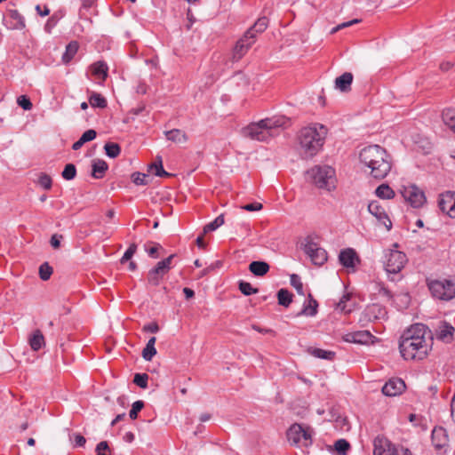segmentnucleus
<instances>
[{"mask_svg":"<svg viewBox=\"0 0 455 455\" xmlns=\"http://www.w3.org/2000/svg\"><path fill=\"white\" fill-rule=\"evenodd\" d=\"M37 184L45 190H50L52 186V180L50 175L42 172L39 174Z\"/></svg>","mask_w":455,"mask_h":455,"instance_id":"obj_40","label":"nucleus"},{"mask_svg":"<svg viewBox=\"0 0 455 455\" xmlns=\"http://www.w3.org/2000/svg\"><path fill=\"white\" fill-rule=\"evenodd\" d=\"M407 261L406 255L399 251H391L387 255L385 262L386 271L389 274H397L404 267Z\"/></svg>","mask_w":455,"mask_h":455,"instance_id":"obj_11","label":"nucleus"},{"mask_svg":"<svg viewBox=\"0 0 455 455\" xmlns=\"http://www.w3.org/2000/svg\"><path fill=\"white\" fill-rule=\"evenodd\" d=\"M369 212L373 215L387 230L392 228V222L389 220L385 209L377 201H372L368 204Z\"/></svg>","mask_w":455,"mask_h":455,"instance_id":"obj_14","label":"nucleus"},{"mask_svg":"<svg viewBox=\"0 0 455 455\" xmlns=\"http://www.w3.org/2000/svg\"><path fill=\"white\" fill-rule=\"evenodd\" d=\"M359 21H360L359 20L355 19V20H349V21H347V22H343V23H341V24H339V25H338V26H339V30H340V29H342V28H345L350 27V26H352V25H354V24H356V23H358Z\"/></svg>","mask_w":455,"mask_h":455,"instance_id":"obj_61","label":"nucleus"},{"mask_svg":"<svg viewBox=\"0 0 455 455\" xmlns=\"http://www.w3.org/2000/svg\"><path fill=\"white\" fill-rule=\"evenodd\" d=\"M268 26V20L266 17H261L246 32H251V39L255 41L257 34L262 33Z\"/></svg>","mask_w":455,"mask_h":455,"instance_id":"obj_26","label":"nucleus"},{"mask_svg":"<svg viewBox=\"0 0 455 455\" xmlns=\"http://www.w3.org/2000/svg\"><path fill=\"white\" fill-rule=\"evenodd\" d=\"M401 194L403 199L413 208H419L426 203L424 191L419 188L416 185H409L407 187H403Z\"/></svg>","mask_w":455,"mask_h":455,"instance_id":"obj_10","label":"nucleus"},{"mask_svg":"<svg viewBox=\"0 0 455 455\" xmlns=\"http://www.w3.org/2000/svg\"><path fill=\"white\" fill-rule=\"evenodd\" d=\"M306 180L319 188L331 191L336 187L335 170L328 165H315L307 171Z\"/></svg>","mask_w":455,"mask_h":455,"instance_id":"obj_5","label":"nucleus"},{"mask_svg":"<svg viewBox=\"0 0 455 455\" xmlns=\"http://www.w3.org/2000/svg\"><path fill=\"white\" fill-rule=\"evenodd\" d=\"M148 375L147 373H136L134 375L133 382L141 388H147Z\"/></svg>","mask_w":455,"mask_h":455,"instance_id":"obj_44","label":"nucleus"},{"mask_svg":"<svg viewBox=\"0 0 455 455\" xmlns=\"http://www.w3.org/2000/svg\"><path fill=\"white\" fill-rule=\"evenodd\" d=\"M95 0H82V6L80 9V15H84L83 10H89L93 4Z\"/></svg>","mask_w":455,"mask_h":455,"instance_id":"obj_58","label":"nucleus"},{"mask_svg":"<svg viewBox=\"0 0 455 455\" xmlns=\"http://www.w3.org/2000/svg\"><path fill=\"white\" fill-rule=\"evenodd\" d=\"M405 387V383L402 379L393 378L382 387V393L387 396H396L401 395Z\"/></svg>","mask_w":455,"mask_h":455,"instance_id":"obj_16","label":"nucleus"},{"mask_svg":"<svg viewBox=\"0 0 455 455\" xmlns=\"http://www.w3.org/2000/svg\"><path fill=\"white\" fill-rule=\"evenodd\" d=\"M334 449L339 455H346L350 449V444L346 439H339L334 443Z\"/></svg>","mask_w":455,"mask_h":455,"instance_id":"obj_37","label":"nucleus"},{"mask_svg":"<svg viewBox=\"0 0 455 455\" xmlns=\"http://www.w3.org/2000/svg\"><path fill=\"white\" fill-rule=\"evenodd\" d=\"M292 293H291L286 289H280L277 291L278 304L285 307H288L290 304L292 302Z\"/></svg>","mask_w":455,"mask_h":455,"instance_id":"obj_31","label":"nucleus"},{"mask_svg":"<svg viewBox=\"0 0 455 455\" xmlns=\"http://www.w3.org/2000/svg\"><path fill=\"white\" fill-rule=\"evenodd\" d=\"M431 348V331L423 323L411 325L400 338L399 349L405 360H423Z\"/></svg>","mask_w":455,"mask_h":455,"instance_id":"obj_1","label":"nucleus"},{"mask_svg":"<svg viewBox=\"0 0 455 455\" xmlns=\"http://www.w3.org/2000/svg\"><path fill=\"white\" fill-rule=\"evenodd\" d=\"M62 238V235H57V234H54L53 235H52L51 237V245L54 248V249H58L60 246V239Z\"/></svg>","mask_w":455,"mask_h":455,"instance_id":"obj_57","label":"nucleus"},{"mask_svg":"<svg viewBox=\"0 0 455 455\" xmlns=\"http://www.w3.org/2000/svg\"><path fill=\"white\" fill-rule=\"evenodd\" d=\"M290 282H291V285L295 288V290L297 291V292L299 295H302V296L305 295L304 288H303V283H302V282L300 280V277L298 275L291 274V276H290Z\"/></svg>","mask_w":455,"mask_h":455,"instance_id":"obj_39","label":"nucleus"},{"mask_svg":"<svg viewBox=\"0 0 455 455\" xmlns=\"http://www.w3.org/2000/svg\"><path fill=\"white\" fill-rule=\"evenodd\" d=\"M156 355V349L155 347H150L146 345V347L142 350V357L146 361H151L154 355Z\"/></svg>","mask_w":455,"mask_h":455,"instance_id":"obj_50","label":"nucleus"},{"mask_svg":"<svg viewBox=\"0 0 455 455\" xmlns=\"http://www.w3.org/2000/svg\"><path fill=\"white\" fill-rule=\"evenodd\" d=\"M96 136H97L96 131L90 129V130L85 131L82 134V136L80 137V140H82V141L84 143H86V142L93 140L96 138Z\"/></svg>","mask_w":455,"mask_h":455,"instance_id":"obj_52","label":"nucleus"},{"mask_svg":"<svg viewBox=\"0 0 455 455\" xmlns=\"http://www.w3.org/2000/svg\"><path fill=\"white\" fill-rule=\"evenodd\" d=\"M451 415L452 419L455 421V394L453 395L451 402Z\"/></svg>","mask_w":455,"mask_h":455,"instance_id":"obj_64","label":"nucleus"},{"mask_svg":"<svg viewBox=\"0 0 455 455\" xmlns=\"http://www.w3.org/2000/svg\"><path fill=\"white\" fill-rule=\"evenodd\" d=\"M375 194L381 199H391L395 196V191L387 184L379 185L376 188Z\"/></svg>","mask_w":455,"mask_h":455,"instance_id":"obj_30","label":"nucleus"},{"mask_svg":"<svg viewBox=\"0 0 455 455\" xmlns=\"http://www.w3.org/2000/svg\"><path fill=\"white\" fill-rule=\"evenodd\" d=\"M238 287L240 291L245 296L256 294L259 291L257 288H253L250 283L245 281H240L238 283Z\"/></svg>","mask_w":455,"mask_h":455,"instance_id":"obj_38","label":"nucleus"},{"mask_svg":"<svg viewBox=\"0 0 455 455\" xmlns=\"http://www.w3.org/2000/svg\"><path fill=\"white\" fill-rule=\"evenodd\" d=\"M355 343L365 344L370 341L372 335L369 331H355Z\"/></svg>","mask_w":455,"mask_h":455,"instance_id":"obj_41","label":"nucleus"},{"mask_svg":"<svg viewBox=\"0 0 455 455\" xmlns=\"http://www.w3.org/2000/svg\"><path fill=\"white\" fill-rule=\"evenodd\" d=\"M350 297L351 296L348 293L343 295L339 303L337 304V308L346 314L350 313L352 311V307H347L346 304L347 301L350 299Z\"/></svg>","mask_w":455,"mask_h":455,"instance_id":"obj_46","label":"nucleus"},{"mask_svg":"<svg viewBox=\"0 0 455 455\" xmlns=\"http://www.w3.org/2000/svg\"><path fill=\"white\" fill-rule=\"evenodd\" d=\"M136 251H137V245L135 243L130 244V246L128 247L126 251L124 253V255L120 260L121 263L124 264L126 261L130 260L132 258V256L134 255V253L136 252Z\"/></svg>","mask_w":455,"mask_h":455,"instance_id":"obj_48","label":"nucleus"},{"mask_svg":"<svg viewBox=\"0 0 455 455\" xmlns=\"http://www.w3.org/2000/svg\"><path fill=\"white\" fill-rule=\"evenodd\" d=\"M454 196L455 193L448 191L444 194H442L438 201L440 210L443 212H446L449 216L451 211L452 210V201L454 200Z\"/></svg>","mask_w":455,"mask_h":455,"instance_id":"obj_22","label":"nucleus"},{"mask_svg":"<svg viewBox=\"0 0 455 455\" xmlns=\"http://www.w3.org/2000/svg\"><path fill=\"white\" fill-rule=\"evenodd\" d=\"M92 176L95 179H101L105 172L108 170V164L104 160L95 159L92 161Z\"/></svg>","mask_w":455,"mask_h":455,"instance_id":"obj_27","label":"nucleus"},{"mask_svg":"<svg viewBox=\"0 0 455 455\" xmlns=\"http://www.w3.org/2000/svg\"><path fill=\"white\" fill-rule=\"evenodd\" d=\"M79 48V44L76 41H71L67 46L66 51L62 55V61L66 64L69 63L70 60L76 54Z\"/></svg>","mask_w":455,"mask_h":455,"instance_id":"obj_29","label":"nucleus"},{"mask_svg":"<svg viewBox=\"0 0 455 455\" xmlns=\"http://www.w3.org/2000/svg\"><path fill=\"white\" fill-rule=\"evenodd\" d=\"M76 169L73 164H68L61 173L62 178L67 180H73L76 177Z\"/></svg>","mask_w":455,"mask_h":455,"instance_id":"obj_42","label":"nucleus"},{"mask_svg":"<svg viewBox=\"0 0 455 455\" xmlns=\"http://www.w3.org/2000/svg\"><path fill=\"white\" fill-rule=\"evenodd\" d=\"M56 24L57 20L53 16L51 17L44 26V30L50 34L52 32V29L56 26Z\"/></svg>","mask_w":455,"mask_h":455,"instance_id":"obj_56","label":"nucleus"},{"mask_svg":"<svg viewBox=\"0 0 455 455\" xmlns=\"http://www.w3.org/2000/svg\"><path fill=\"white\" fill-rule=\"evenodd\" d=\"M269 265L266 261H252L249 265V270L256 276H263L269 271Z\"/></svg>","mask_w":455,"mask_h":455,"instance_id":"obj_23","label":"nucleus"},{"mask_svg":"<svg viewBox=\"0 0 455 455\" xmlns=\"http://www.w3.org/2000/svg\"><path fill=\"white\" fill-rule=\"evenodd\" d=\"M17 104L24 110H30L33 107L29 98H28L26 95H21L18 97Z\"/></svg>","mask_w":455,"mask_h":455,"instance_id":"obj_49","label":"nucleus"},{"mask_svg":"<svg viewBox=\"0 0 455 455\" xmlns=\"http://www.w3.org/2000/svg\"><path fill=\"white\" fill-rule=\"evenodd\" d=\"M454 331L455 329L451 324L446 322H443L436 330L435 335L439 340L449 343L453 339Z\"/></svg>","mask_w":455,"mask_h":455,"instance_id":"obj_19","label":"nucleus"},{"mask_svg":"<svg viewBox=\"0 0 455 455\" xmlns=\"http://www.w3.org/2000/svg\"><path fill=\"white\" fill-rule=\"evenodd\" d=\"M327 132V128L320 124H314L299 131L298 140L300 154L304 158H311L317 155L324 144Z\"/></svg>","mask_w":455,"mask_h":455,"instance_id":"obj_3","label":"nucleus"},{"mask_svg":"<svg viewBox=\"0 0 455 455\" xmlns=\"http://www.w3.org/2000/svg\"><path fill=\"white\" fill-rule=\"evenodd\" d=\"M176 254L170 255L166 259L159 261L155 267L148 271V282L151 285L157 286L160 283L161 279L172 268V262Z\"/></svg>","mask_w":455,"mask_h":455,"instance_id":"obj_8","label":"nucleus"},{"mask_svg":"<svg viewBox=\"0 0 455 455\" xmlns=\"http://www.w3.org/2000/svg\"><path fill=\"white\" fill-rule=\"evenodd\" d=\"M164 135L166 139L174 143H185L188 141V138L183 131L180 129H172L170 131L164 132Z\"/></svg>","mask_w":455,"mask_h":455,"instance_id":"obj_24","label":"nucleus"},{"mask_svg":"<svg viewBox=\"0 0 455 455\" xmlns=\"http://www.w3.org/2000/svg\"><path fill=\"white\" fill-rule=\"evenodd\" d=\"M28 343L34 351H38L40 348H42L43 346H44V338L40 330H36L31 334L28 339Z\"/></svg>","mask_w":455,"mask_h":455,"instance_id":"obj_25","label":"nucleus"},{"mask_svg":"<svg viewBox=\"0 0 455 455\" xmlns=\"http://www.w3.org/2000/svg\"><path fill=\"white\" fill-rule=\"evenodd\" d=\"M52 274V267L49 265L48 262L43 263L39 267V276L42 280H48Z\"/></svg>","mask_w":455,"mask_h":455,"instance_id":"obj_43","label":"nucleus"},{"mask_svg":"<svg viewBox=\"0 0 455 455\" xmlns=\"http://www.w3.org/2000/svg\"><path fill=\"white\" fill-rule=\"evenodd\" d=\"M308 352L315 357L333 360L335 357V352L330 350H323L321 348H309Z\"/></svg>","mask_w":455,"mask_h":455,"instance_id":"obj_32","label":"nucleus"},{"mask_svg":"<svg viewBox=\"0 0 455 455\" xmlns=\"http://www.w3.org/2000/svg\"><path fill=\"white\" fill-rule=\"evenodd\" d=\"M89 103L92 108H105L107 107L106 99L100 93L93 92L89 98Z\"/></svg>","mask_w":455,"mask_h":455,"instance_id":"obj_34","label":"nucleus"},{"mask_svg":"<svg viewBox=\"0 0 455 455\" xmlns=\"http://www.w3.org/2000/svg\"><path fill=\"white\" fill-rule=\"evenodd\" d=\"M143 331L151 333H156L159 331V326L156 322H152L143 326Z\"/></svg>","mask_w":455,"mask_h":455,"instance_id":"obj_54","label":"nucleus"},{"mask_svg":"<svg viewBox=\"0 0 455 455\" xmlns=\"http://www.w3.org/2000/svg\"><path fill=\"white\" fill-rule=\"evenodd\" d=\"M109 447L108 442L101 441L96 446V453L97 455H108Z\"/></svg>","mask_w":455,"mask_h":455,"instance_id":"obj_51","label":"nucleus"},{"mask_svg":"<svg viewBox=\"0 0 455 455\" xmlns=\"http://www.w3.org/2000/svg\"><path fill=\"white\" fill-rule=\"evenodd\" d=\"M443 120L455 132V109L447 108L443 111Z\"/></svg>","mask_w":455,"mask_h":455,"instance_id":"obj_33","label":"nucleus"},{"mask_svg":"<svg viewBox=\"0 0 455 455\" xmlns=\"http://www.w3.org/2000/svg\"><path fill=\"white\" fill-rule=\"evenodd\" d=\"M387 315V311L384 306L379 304H371L365 307L359 318V323H362V325H364L368 322L385 319Z\"/></svg>","mask_w":455,"mask_h":455,"instance_id":"obj_12","label":"nucleus"},{"mask_svg":"<svg viewBox=\"0 0 455 455\" xmlns=\"http://www.w3.org/2000/svg\"><path fill=\"white\" fill-rule=\"evenodd\" d=\"M148 177V176L147 174L137 172L132 173V180L134 184L139 185V186H144V185L148 184V180H147Z\"/></svg>","mask_w":455,"mask_h":455,"instance_id":"obj_47","label":"nucleus"},{"mask_svg":"<svg viewBox=\"0 0 455 455\" xmlns=\"http://www.w3.org/2000/svg\"><path fill=\"white\" fill-rule=\"evenodd\" d=\"M160 247H161V245L156 243L155 246H153L149 249H146V251H148V253L150 257H152L154 259H157L158 258L157 251Z\"/></svg>","mask_w":455,"mask_h":455,"instance_id":"obj_59","label":"nucleus"},{"mask_svg":"<svg viewBox=\"0 0 455 455\" xmlns=\"http://www.w3.org/2000/svg\"><path fill=\"white\" fill-rule=\"evenodd\" d=\"M428 289L433 297L441 300H451L455 298V279L430 281Z\"/></svg>","mask_w":455,"mask_h":455,"instance_id":"obj_7","label":"nucleus"},{"mask_svg":"<svg viewBox=\"0 0 455 455\" xmlns=\"http://www.w3.org/2000/svg\"><path fill=\"white\" fill-rule=\"evenodd\" d=\"M313 429L308 426L294 423L287 430L288 441L297 447H308L312 444Z\"/></svg>","mask_w":455,"mask_h":455,"instance_id":"obj_6","label":"nucleus"},{"mask_svg":"<svg viewBox=\"0 0 455 455\" xmlns=\"http://www.w3.org/2000/svg\"><path fill=\"white\" fill-rule=\"evenodd\" d=\"M148 86L145 83H140L136 87L137 93L145 94L147 92Z\"/></svg>","mask_w":455,"mask_h":455,"instance_id":"obj_60","label":"nucleus"},{"mask_svg":"<svg viewBox=\"0 0 455 455\" xmlns=\"http://www.w3.org/2000/svg\"><path fill=\"white\" fill-rule=\"evenodd\" d=\"M8 28L20 30L25 28L24 17L17 10H9Z\"/></svg>","mask_w":455,"mask_h":455,"instance_id":"obj_21","label":"nucleus"},{"mask_svg":"<svg viewBox=\"0 0 455 455\" xmlns=\"http://www.w3.org/2000/svg\"><path fill=\"white\" fill-rule=\"evenodd\" d=\"M36 11L40 16H47L50 13V10L47 6H44V12H41V6L39 4L36 6Z\"/></svg>","mask_w":455,"mask_h":455,"instance_id":"obj_62","label":"nucleus"},{"mask_svg":"<svg viewBox=\"0 0 455 455\" xmlns=\"http://www.w3.org/2000/svg\"><path fill=\"white\" fill-rule=\"evenodd\" d=\"M360 162L370 169V174L376 180L385 179L391 171V157L385 148L379 145L363 148L359 154Z\"/></svg>","mask_w":455,"mask_h":455,"instance_id":"obj_2","label":"nucleus"},{"mask_svg":"<svg viewBox=\"0 0 455 455\" xmlns=\"http://www.w3.org/2000/svg\"><path fill=\"white\" fill-rule=\"evenodd\" d=\"M290 120L285 116H274L262 119L258 123H252L242 130L244 137L259 141H267L275 135L279 128L286 127Z\"/></svg>","mask_w":455,"mask_h":455,"instance_id":"obj_4","label":"nucleus"},{"mask_svg":"<svg viewBox=\"0 0 455 455\" xmlns=\"http://www.w3.org/2000/svg\"><path fill=\"white\" fill-rule=\"evenodd\" d=\"M183 293L185 294V297L188 299H191V298H193L195 296V291L192 289L188 288V287H185L183 289Z\"/></svg>","mask_w":455,"mask_h":455,"instance_id":"obj_63","label":"nucleus"},{"mask_svg":"<svg viewBox=\"0 0 455 455\" xmlns=\"http://www.w3.org/2000/svg\"><path fill=\"white\" fill-rule=\"evenodd\" d=\"M144 402L141 400H138L134 402L132 405V409L129 412V416L132 419H136L138 417V413L143 409Z\"/></svg>","mask_w":455,"mask_h":455,"instance_id":"obj_45","label":"nucleus"},{"mask_svg":"<svg viewBox=\"0 0 455 455\" xmlns=\"http://www.w3.org/2000/svg\"><path fill=\"white\" fill-rule=\"evenodd\" d=\"M108 66L104 61H97L91 66L93 76L105 80L108 76Z\"/></svg>","mask_w":455,"mask_h":455,"instance_id":"obj_28","label":"nucleus"},{"mask_svg":"<svg viewBox=\"0 0 455 455\" xmlns=\"http://www.w3.org/2000/svg\"><path fill=\"white\" fill-rule=\"evenodd\" d=\"M317 301L313 298L311 293H308L307 300L304 302L302 309L296 314V316H315L317 314Z\"/></svg>","mask_w":455,"mask_h":455,"instance_id":"obj_18","label":"nucleus"},{"mask_svg":"<svg viewBox=\"0 0 455 455\" xmlns=\"http://www.w3.org/2000/svg\"><path fill=\"white\" fill-rule=\"evenodd\" d=\"M225 222L224 215L220 214L213 221L208 223L204 227V234H206L208 232L215 231L217 228H219L220 226H222Z\"/></svg>","mask_w":455,"mask_h":455,"instance_id":"obj_35","label":"nucleus"},{"mask_svg":"<svg viewBox=\"0 0 455 455\" xmlns=\"http://www.w3.org/2000/svg\"><path fill=\"white\" fill-rule=\"evenodd\" d=\"M373 445V455H398L395 445L384 437H376Z\"/></svg>","mask_w":455,"mask_h":455,"instance_id":"obj_15","label":"nucleus"},{"mask_svg":"<svg viewBox=\"0 0 455 455\" xmlns=\"http://www.w3.org/2000/svg\"><path fill=\"white\" fill-rule=\"evenodd\" d=\"M339 259L340 264L347 268L354 267L355 262L360 261L355 251L352 248L342 250L339 255Z\"/></svg>","mask_w":455,"mask_h":455,"instance_id":"obj_17","label":"nucleus"},{"mask_svg":"<svg viewBox=\"0 0 455 455\" xmlns=\"http://www.w3.org/2000/svg\"><path fill=\"white\" fill-rule=\"evenodd\" d=\"M104 148L106 151V155L111 158H115V157L118 156L121 152V148L116 143H112V142L106 143L104 146Z\"/></svg>","mask_w":455,"mask_h":455,"instance_id":"obj_36","label":"nucleus"},{"mask_svg":"<svg viewBox=\"0 0 455 455\" xmlns=\"http://www.w3.org/2000/svg\"><path fill=\"white\" fill-rule=\"evenodd\" d=\"M251 32H245L243 36L236 42L233 50V60H241L254 44L255 41L251 39Z\"/></svg>","mask_w":455,"mask_h":455,"instance_id":"obj_13","label":"nucleus"},{"mask_svg":"<svg viewBox=\"0 0 455 455\" xmlns=\"http://www.w3.org/2000/svg\"><path fill=\"white\" fill-rule=\"evenodd\" d=\"M353 74L350 72H345L341 76L335 79V88L342 92H347L351 90V84L353 82Z\"/></svg>","mask_w":455,"mask_h":455,"instance_id":"obj_20","label":"nucleus"},{"mask_svg":"<svg viewBox=\"0 0 455 455\" xmlns=\"http://www.w3.org/2000/svg\"><path fill=\"white\" fill-rule=\"evenodd\" d=\"M302 246L303 251L310 258L313 264L322 266L327 261V252L318 243L307 238Z\"/></svg>","mask_w":455,"mask_h":455,"instance_id":"obj_9","label":"nucleus"},{"mask_svg":"<svg viewBox=\"0 0 455 455\" xmlns=\"http://www.w3.org/2000/svg\"><path fill=\"white\" fill-rule=\"evenodd\" d=\"M73 437H74L75 446H77V447L84 446L86 440L82 435L76 433L73 435Z\"/></svg>","mask_w":455,"mask_h":455,"instance_id":"obj_55","label":"nucleus"},{"mask_svg":"<svg viewBox=\"0 0 455 455\" xmlns=\"http://www.w3.org/2000/svg\"><path fill=\"white\" fill-rule=\"evenodd\" d=\"M241 208L247 212H256V211H259L262 209V204L260 203L254 202L251 204H247L245 205H243Z\"/></svg>","mask_w":455,"mask_h":455,"instance_id":"obj_53","label":"nucleus"}]
</instances>
